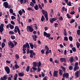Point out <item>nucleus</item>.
I'll return each instance as SVG.
<instances>
[{"label": "nucleus", "mask_w": 80, "mask_h": 80, "mask_svg": "<svg viewBox=\"0 0 80 80\" xmlns=\"http://www.w3.org/2000/svg\"><path fill=\"white\" fill-rule=\"evenodd\" d=\"M27 47V49H28L30 48L29 44L27 42L26 43V44L22 46L23 53H26V52L25 50H26Z\"/></svg>", "instance_id": "obj_1"}, {"label": "nucleus", "mask_w": 80, "mask_h": 80, "mask_svg": "<svg viewBox=\"0 0 80 80\" xmlns=\"http://www.w3.org/2000/svg\"><path fill=\"white\" fill-rule=\"evenodd\" d=\"M75 75L77 77V78L78 77V72L77 71L75 73Z\"/></svg>", "instance_id": "obj_31"}, {"label": "nucleus", "mask_w": 80, "mask_h": 80, "mask_svg": "<svg viewBox=\"0 0 80 80\" xmlns=\"http://www.w3.org/2000/svg\"><path fill=\"white\" fill-rule=\"evenodd\" d=\"M64 40L65 41H68V37L65 36L64 37Z\"/></svg>", "instance_id": "obj_43"}, {"label": "nucleus", "mask_w": 80, "mask_h": 80, "mask_svg": "<svg viewBox=\"0 0 80 80\" xmlns=\"http://www.w3.org/2000/svg\"><path fill=\"white\" fill-rule=\"evenodd\" d=\"M16 69H17V68H20V66H19L17 64H16L14 65Z\"/></svg>", "instance_id": "obj_32"}, {"label": "nucleus", "mask_w": 80, "mask_h": 80, "mask_svg": "<svg viewBox=\"0 0 80 80\" xmlns=\"http://www.w3.org/2000/svg\"><path fill=\"white\" fill-rule=\"evenodd\" d=\"M1 45L2 48H4V47L5 46V44L4 42H2L1 44Z\"/></svg>", "instance_id": "obj_35"}, {"label": "nucleus", "mask_w": 80, "mask_h": 80, "mask_svg": "<svg viewBox=\"0 0 80 80\" xmlns=\"http://www.w3.org/2000/svg\"><path fill=\"white\" fill-rule=\"evenodd\" d=\"M69 76V74H68V73H65V72L64 73L63 75V77H64V78H65V77L66 78H68Z\"/></svg>", "instance_id": "obj_11"}, {"label": "nucleus", "mask_w": 80, "mask_h": 80, "mask_svg": "<svg viewBox=\"0 0 80 80\" xmlns=\"http://www.w3.org/2000/svg\"><path fill=\"white\" fill-rule=\"evenodd\" d=\"M72 51H73L74 52H76V48L75 47H73L72 48Z\"/></svg>", "instance_id": "obj_46"}, {"label": "nucleus", "mask_w": 80, "mask_h": 80, "mask_svg": "<svg viewBox=\"0 0 80 80\" xmlns=\"http://www.w3.org/2000/svg\"><path fill=\"white\" fill-rule=\"evenodd\" d=\"M32 69L34 70L33 72H35L34 71H35V70H37V68L35 67H32Z\"/></svg>", "instance_id": "obj_45"}, {"label": "nucleus", "mask_w": 80, "mask_h": 80, "mask_svg": "<svg viewBox=\"0 0 80 80\" xmlns=\"http://www.w3.org/2000/svg\"><path fill=\"white\" fill-rule=\"evenodd\" d=\"M15 57L16 59H19V58H20V57H19V55H18L17 54L15 55Z\"/></svg>", "instance_id": "obj_29"}, {"label": "nucleus", "mask_w": 80, "mask_h": 80, "mask_svg": "<svg viewBox=\"0 0 80 80\" xmlns=\"http://www.w3.org/2000/svg\"><path fill=\"white\" fill-rule=\"evenodd\" d=\"M37 63L36 62H33V67H37Z\"/></svg>", "instance_id": "obj_33"}, {"label": "nucleus", "mask_w": 80, "mask_h": 80, "mask_svg": "<svg viewBox=\"0 0 80 80\" xmlns=\"http://www.w3.org/2000/svg\"><path fill=\"white\" fill-rule=\"evenodd\" d=\"M18 13L20 15H22V13H23L22 12V11L21 10L19 11L18 12Z\"/></svg>", "instance_id": "obj_38"}, {"label": "nucleus", "mask_w": 80, "mask_h": 80, "mask_svg": "<svg viewBox=\"0 0 80 80\" xmlns=\"http://www.w3.org/2000/svg\"><path fill=\"white\" fill-rule=\"evenodd\" d=\"M78 62H76L74 64V71H76L77 70H78L79 69V66H78Z\"/></svg>", "instance_id": "obj_7"}, {"label": "nucleus", "mask_w": 80, "mask_h": 80, "mask_svg": "<svg viewBox=\"0 0 80 80\" xmlns=\"http://www.w3.org/2000/svg\"><path fill=\"white\" fill-rule=\"evenodd\" d=\"M59 74L61 76L62 75V72H63V71L61 69H59Z\"/></svg>", "instance_id": "obj_23"}, {"label": "nucleus", "mask_w": 80, "mask_h": 80, "mask_svg": "<svg viewBox=\"0 0 80 80\" xmlns=\"http://www.w3.org/2000/svg\"><path fill=\"white\" fill-rule=\"evenodd\" d=\"M29 45L30 46V48L32 49H33V47H34V45H33V43H31V42H29Z\"/></svg>", "instance_id": "obj_18"}, {"label": "nucleus", "mask_w": 80, "mask_h": 80, "mask_svg": "<svg viewBox=\"0 0 80 80\" xmlns=\"http://www.w3.org/2000/svg\"><path fill=\"white\" fill-rule=\"evenodd\" d=\"M30 70V66H28L26 68V71L28 72H29V70Z\"/></svg>", "instance_id": "obj_36"}, {"label": "nucleus", "mask_w": 80, "mask_h": 80, "mask_svg": "<svg viewBox=\"0 0 80 80\" xmlns=\"http://www.w3.org/2000/svg\"><path fill=\"white\" fill-rule=\"evenodd\" d=\"M10 29H13L14 28V26L12 25L11 24H10Z\"/></svg>", "instance_id": "obj_25"}, {"label": "nucleus", "mask_w": 80, "mask_h": 80, "mask_svg": "<svg viewBox=\"0 0 80 80\" xmlns=\"http://www.w3.org/2000/svg\"><path fill=\"white\" fill-rule=\"evenodd\" d=\"M69 60L70 61V63H72L73 62V57H71L69 58Z\"/></svg>", "instance_id": "obj_17"}, {"label": "nucleus", "mask_w": 80, "mask_h": 80, "mask_svg": "<svg viewBox=\"0 0 80 80\" xmlns=\"http://www.w3.org/2000/svg\"><path fill=\"white\" fill-rule=\"evenodd\" d=\"M29 53H30V58H33V56L35 55V53H34L33 51L32 50H31L30 51Z\"/></svg>", "instance_id": "obj_6"}, {"label": "nucleus", "mask_w": 80, "mask_h": 80, "mask_svg": "<svg viewBox=\"0 0 80 80\" xmlns=\"http://www.w3.org/2000/svg\"><path fill=\"white\" fill-rule=\"evenodd\" d=\"M18 32L19 35H21V33H20V31L18 28V26H16L15 27L14 32L15 33H17Z\"/></svg>", "instance_id": "obj_5"}, {"label": "nucleus", "mask_w": 80, "mask_h": 80, "mask_svg": "<svg viewBox=\"0 0 80 80\" xmlns=\"http://www.w3.org/2000/svg\"><path fill=\"white\" fill-rule=\"evenodd\" d=\"M67 17L68 18H71V17H70V16L69 14H68V13H67Z\"/></svg>", "instance_id": "obj_53"}, {"label": "nucleus", "mask_w": 80, "mask_h": 80, "mask_svg": "<svg viewBox=\"0 0 80 80\" xmlns=\"http://www.w3.org/2000/svg\"><path fill=\"white\" fill-rule=\"evenodd\" d=\"M69 40L71 42H72L73 40V38L72 36H69Z\"/></svg>", "instance_id": "obj_30"}, {"label": "nucleus", "mask_w": 80, "mask_h": 80, "mask_svg": "<svg viewBox=\"0 0 80 80\" xmlns=\"http://www.w3.org/2000/svg\"><path fill=\"white\" fill-rule=\"evenodd\" d=\"M67 5L69 6H71V5H72V4H71V2H69L68 3H67Z\"/></svg>", "instance_id": "obj_58"}, {"label": "nucleus", "mask_w": 80, "mask_h": 80, "mask_svg": "<svg viewBox=\"0 0 80 80\" xmlns=\"http://www.w3.org/2000/svg\"><path fill=\"white\" fill-rule=\"evenodd\" d=\"M28 3V0H23V3Z\"/></svg>", "instance_id": "obj_56"}, {"label": "nucleus", "mask_w": 80, "mask_h": 80, "mask_svg": "<svg viewBox=\"0 0 80 80\" xmlns=\"http://www.w3.org/2000/svg\"><path fill=\"white\" fill-rule=\"evenodd\" d=\"M27 31H29L30 32H33V28L30 27V26H27Z\"/></svg>", "instance_id": "obj_9"}, {"label": "nucleus", "mask_w": 80, "mask_h": 80, "mask_svg": "<svg viewBox=\"0 0 80 80\" xmlns=\"http://www.w3.org/2000/svg\"><path fill=\"white\" fill-rule=\"evenodd\" d=\"M32 38L33 40H34V41H36V40H37V35H33Z\"/></svg>", "instance_id": "obj_16"}, {"label": "nucleus", "mask_w": 80, "mask_h": 80, "mask_svg": "<svg viewBox=\"0 0 80 80\" xmlns=\"http://www.w3.org/2000/svg\"><path fill=\"white\" fill-rule=\"evenodd\" d=\"M27 54H28L29 53H30V50L28 49L27 50Z\"/></svg>", "instance_id": "obj_64"}, {"label": "nucleus", "mask_w": 80, "mask_h": 80, "mask_svg": "<svg viewBox=\"0 0 80 80\" xmlns=\"http://www.w3.org/2000/svg\"><path fill=\"white\" fill-rule=\"evenodd\" d=\"M10 35H12V34H14L15 33L14 32L12 31H10L9 32Z\"/></svg>", "instance_id": "obj_40"}, {"label": "nucleus", "mask_w": 80, "mask_h": 80, "mask_svg": "<svg viewBox=\"0 0 80 80\" xmlns=\"http://www.w3.org/2000/svg\"><path fill=\"white\" fill-rule=\"evenodd\" d=\"M34 9H35V10H38V5H36V6H35L34 7Z\"/></svg>", "instance_id": "obj_37"}, {"label": "nucleus", "mask_w": 80, "mask_h": 80, "mask_svg": "<svg viewBox=\"0 0 80 80\" xmlns=\"http://www.w3.org/2000/svg\"><path fill=\"white\" fill-rule=\"evenodd\" d=\"M9 12H10V13H13V9H9Z\"/></svg>", "instance_id": "obj_50"}, {"label": "nucleus", "mask_w": 80, "mask_h": 80, "mask_svg": "<svg viewBox=\"0 0 80 80\" xmlns=\"http://www.w3.org/2000/svg\"><path fill=\"white\" fill-rule=\"evenodd\" d=\"M11 38L12 40H14V39H15V36H11Z\"/></svg>", "instance_id": "obj_42"}, {"label": "nucleus", "mask_w": 80, "mask_h": 80, "mask_svg": "<svg viewBox=\"0 0 80 80\" xmlns=\"http://www.w3.org/2000/svg\"><path fill=\"white\" fill-rule=\"evenodd\" d=\"M57 20V18H52L51 19H50L49 20V21L50 22V23H53V22Z\"/></svg>", "instance_id": "obj_12"}, {"label": "nucleus", "mask_w": 80, "mask_h": 80, "mask_svg": "<svg viewBox=\"0 0 80 80\" xmlns=\"http://www.w3.org/2000/svg\"><path fill=\"white\" fill-rule=\"evenodd\" d=\"M34 27L35 28V29H36V30H37L38 29V27H37V24H34L33 25Z\"/></svg>", "instance_id": "obj_28"}, {"label": "nucleus", "mask_w": 80, "mask_h": 80, "mask_svg": "<svg viewBox=\"0 0 80 80\" xmlns=\"http://www.w3.org/2000/svg\"><path fill=\"white\" fill-rule=\"evenodd\" d=\"M28 10H29V11H30V10H31L32 11H33V9L32 8H28Z\"/></svg>", "instance_id": "obj_55"}, {"label": "nucleus", "mask_w": 80, "mask_h": 80, "mask_svg": "<svg viewBox=\"0 0 80 80\" xmlns=\"http://www.w3.org/2000/svg\"><path fill=\"white\" fill-rule=\"evenodd\" d=\"M30 5L32 7H34V3H33L32 2H30Z\"/></svg>", "instance_id": "obj_34"}, {"label": "nucleus", "mask_w": 80, "mask_h": 80, "mask_svg": "<svg viewBox=\"0 0 80 80\" xmlns=\"http://www.w3.org/2000/svg\"><path fill=\"white\" fill-rule=\"evenodd\" d=\"M65 8L64 7H63L61 9L62 12H63L65 11Z\"/></svg>", "instance_id": "obj_47"}, {"label": "nucleus", "mask_w": 80, "mask_h": 80, "mask_svg": "<svg viewBox=\"0 0 80 80\" xmlns=\"http://www.w3.org/2000/svg\"><path fill=\"white\" fill-rule=\"evenodd\" d=\"M11 24H12V25H15V22L13 21H11Z\"/></svg>", "instance_id": "obj_61"}, {"label": "nucleus", "mask_w": 80, "mask_h": 80, "mask_svg": "<svg viewBox=\"0 0 80 80\" xmlns=\"http://www.w3.org/2000/svg\"><path fill=\"white\" fill-rule=\"evenodd\" d=\"M41 66V62H39L38 64V67H40Z\"/></svg>", "instance_id": "obj_48"}, {"label": "nucleus", "mask_w": 80, "mask_h": 80, "mask_svg": "<svg viewBox=\"0 0 80 80\" xmlns=\"http://www.w3.org/2000/svg\"><path fill=\"white\" fill-rule=\"evenodd\" d=\"M37 71L38 72H40V71H41V70L40 69V68L39 67H38Z\"/></svg>", "instance_id": "obj_52"}, {"label": "nucleus", "mask_w": 80, "mask_h": 80, "mask_svg": "<svg viewBox=\"0 0 80 80\" xmlns=\"http://www.w3.org/2000/svg\"><path fill=\"white\" fill-rule=\"evenodd\" d=\"M45 48L46 50H49V48H48V46H45Z\"/></svg>", "instance_id": "obj_41"}, {"label": "nucleus", "mask_w": 80, "mask_h": 80, "mask_svg": "<svg viewBox=\"0 0 80 80\" xmlns=\"http://www.w3.org/2000/svg\"><path fill=\"white\" fill-rule=\"evenodd\" d=\"M20 18H18L17 20L18 21V22H19V23L20 24Z\"/></svg>", "instance_id": "obj_57"}, {"label": "nucleus", "mask_w": 80, "mask_h": 80, "mask_svg": "<svg viewBox=\"0 0 80 80\" xmlns=\"http://www.w3.org/2000/svg\"><path fill=\"white\" fill-rule=\"evenodd\" d=\"M4 69L6 72L7 74H9V73H10V68H9V67H8L6 66V67H4Z\"/></svg>", "instance_id": "obj_10"}, {"label": "nucleus", "mask_w": 80, "mask_h": 80, "mask_svg": "<svg viewBox=\"0 0 80 80\" xmlns=\"http://www.w3.org/2000/svg\"><path fill=\"white\" fill-rule=\"evenodd\" d=\"M38 7L40 9H41V10H42V6H41V5L40 4H39L38 5Z\"/></svg>", "instance_id": "obj_60"}, {"label": "nucleus", "mask_w": 80, "mask_h": 80, "mask_svg": "<svg viewBox=\"0 0 80 80\" xmlns=\"http://www.w3.org/2000/svg\"><path fill=\"white\" fill-rule=\"evenodd\" d=\"M76 46L78 48H79L80 46V43L78 42H77L76 43Z\"/></svg>", "instance_id": "obj_22"}, {"label": "nucleus", "mask_w": 80, "mask_h": 80, "mask_svg": "<svg viewBox=\"0 0 80 80\" xmlns=\"http://www.w3.org/2000/svg\"><path fill=\"white\" fill-rule=\"evenodd\" d=\"M59 19L60 20H63V17H62L61 16L60 17H59Z\"/></svg>", "instance_id": "obj_59"}, {"label": "nucleus", "mask_w": 80, "mask_h": 80, "mask_svg": "<svg viewBox=\"0 0 80 80\" xmlns=\"http://www.w3.org/2000/svg\"><path fill=\"white\" fill-rule=\"evenodd\" d=\"M69 69L70 70H72L73 69V67L72 66H70L69 67Z\"/></svg>", "instance_id": "obj_49"}, {"label": "nucleus", "mask_w": 80, "mask_h": 80, "mask_svg": "<svg viewBox=\"0 0 80 80\" xmlns=\"http://www.w3.org/2000/svg\"><path fill=\"white\" fill-rule=\"evenodd\" d=\"M63 33H64V35H65V36H67V32L66 29H64V30Z\"/></svg>", "instance_id": "obj_21"}, {"label": "nucleus", "mask_w": 80, "mask_h": 80, "mask_svg": "<svg viewBox=\"0 0 80 80\" xmlns=\"http://www.w3.org/2000/svg\"><path fill=\"white\" fill-rule=\"evenodd\" d=\"M9 76H11V77L8 78V80H12V78H13V75L12 74H11Z\"/></svg>", "instance_id": "obj_24"}, {"label": "nucleus", "mask_w": 80, "mask_h": 80, "mask_svg": "<svg viewBox=\"0 0 80 80\" xmlns=\"http://www.w3.org/2000/svg\"><path fill=\"white\" fill-rule=\"evenodd\" d=\"M13 42L14 43L11 41H9L8 42V45L11 47V48H13L15 47V46H16V45H17V42H16V41H15V40H13Z\"/></svg>", "instance_id": "obj_2"}, {"label": "nucleus", "mask_w": 80, "mask_h": 80, "mask_svg": "<svg viewBox=\"0 0 80 80\" xmlns=\"http://www.w3.org/2000/svg\"><path fill=\"white\" fill-rule=\"evenodd\" d=\"M41 21L42 22H43V21H45V18L43 16V15H42L41 17Z\"/></svg>", "instance_id": "obj_27"}, {"label": "nucleus", "mask_w": 80, "mask_h": 80, "mask_svg": "<svg viewBox=\"0 0 80 80\" xmlns=\"http://www.w3.org/2000/svg\"><path fill=\"white\" fill-rule=\"evenodd\" d=\"M44 36H46L47 38H48V39L49 40H53V38L52 37L51 38L50 36H51V34L50 33H47V32L44 31L43 32Z\"/></svg>", "instance_id": "obj_3"}, {"label": "nucleus", "mask_w": 80, "mask_h": 80, "mask_svg": "<svg viewBox=\"0 0 80 80\" xmlns=\"http://www.w3.org/2000/svg\"><path fill=\"white\" fill-rule=\"evenodd\" d=\"M44 29H45V31H46L48 29V27H45L44 28Z\"/></svg>", "instance_id": "obj_63"}, {"label": "nucleus", "mask_w": 80, "mask_h": 80, "mask_svg": "<svg viewBox=\"0 0 80 80\" xmlns=\"http://www.w3.org/2000/svg\"><path fill=\"white\" fill-rule=\"evenodd\" d=\"M3 27H4V24L3 23H1L0 25V32L2 34L3 33L2 32H3L4 30Z\"/></svg>", "instance_id": "obj_8"}, {"label": "nucleus", "mask_w": 80, "mask_h": 80, "mask_svg": "<svg viewBox=\"0 0 80 80\" xmlns=\"http://www.w3.org/2000/svg\"><path fill=\"white\" fill-rule=\"evenodd\" d=\"M8 77V76L7 75H5L3 76V78H4V79L5 80H7V77Z\"/></svg>", "instance_id": "obj_44"}, {"label": "nucleus", "mask_w": 80, "mask_h": 80, "mask_svg": "<svg viewBox=\"0 0 80 80\" xmlns=\"http://www.w3.org/2000/svg\"><path fill=\"white\" fill-rule=\"evenodd\" d=\"M58 71H56L54 72L53 76L55 77H58Z\"/></svg>", "instance_id": "obj_13"}, {"label": "nucleus", "mask_w": 80, "mask_h": 80, "mask_svg": "<svg viewBox=\"0 0 80 80\" xmlns=\"http://www.w3.org/2000/svg\"><path fill=\"white\" fill-rule=\"evenodd\" d=\"M49 53V52L48 51V50L46 52L45 54L46 55H48V54Z\"/></svg>", "instance_id": "obj_62"}, {"label": "nucleus", "mask_w": 80, "mask_h": 80, "mask_svg": "<svg viewBox=\"0 0 80 80\" xmlns=\"http://www.w3.org/2000/svg\"><path fill=\"white\" fill-rule=\"evenodd\" d=\"M61 67L62 70H63V71L64 72H65V70H66V69L62 66H61Z\"/></svg>", "instance_id": "obj_26"}, {"label": "nucleus", "mask_w": 80, "mask_h": 80, "mask_svg": "<svg viewBox=\"0 0 80 80\" xmlns=\"http://www.w3.org/2000/svg\"><path fill=\"white\" fill-rule=\"evenodd\" d=\"M17 77H18V74L17 73L15 74V75L14 76V80H17Z\"/></svg>", "instance_id": "obj_20"}, {"label": "nucleus", "mask_w": 80, "mask_h": 80, "mask_svg": "<svg viewBox=\"0 0 80 80\" xmlns=\"http://www.w3.org/2000/svg\"><path fill=\"white\" fill-rule=\"evenodd\" d=\"M61 62H66V59L65 58H61L60 59Z\"/></svg>", "instance_id": "obj_15"}, {"label": "nucleus", "mask_w": 80, "mask_h": 80, "mask_svg": "<svg viewBox=\"0 0 80 80\" xmlns=\"http://www.w3.org/2000/svg\"><path fill=\"white\" fill-rule=\"evenodd\" d=\"M75 19H72L70 21V23H73V22H75Z\"/></svg>", "instance_id": "obj_54"}, {"label": "nucleus", "mask_w": 80, "mask_h": 80, "mask_svg": "<svg viewBox=\"0 0 80 80\" xmlns=\"http://www.w3.org/2000/svg\"><path fill=\"white\" fill-rule=\"evenodd\" d=\"M42 12L43 14V15H45V17L46 18L47 21L48 20V12L47 11L44 10L42 9Z\"/></svg>", "instance_id": "obj_4"}, {"label": "nucleus", "mask_w": 80, "mask_h": 80, "mask_svg": "<svg viewBox=\"0 0 80 80\" xmlns=\"http://www.w3.org/2000/svg\"><path fill=\"white\" fill-rule=\"evenodd\" d=\"M18 75L19 77H23L24 76V73L23 72H19L18 73Z\"/></svg>", "instance_id": "obj_19"}, {"label": "nucleus", "mask_w": 80, "mask_h": 80, "mask_svg": "<svg viewBox=\"0 0 80 80\" xmlns=\"http://www.w3.org/2000/svg\"><path fill=\"white\" fill-rule=\"evenodd\" d=\"M77 34L78 35H80V30L78 29L77 31Z\"/></svg>", "instance_id": "obj_39"}, {"label": "nucleus", "mask_w": 80, "mask_h": 80, "mask_svg": "<svg viewBox=\"0 0 80 80\" xmlns=\"http://www.w3.org/2000/svg\"><path fill=\"white\" fill-rule=\"evenodd\" d=\"M8 2H3V6L5 8H7L8 7Z\"/></svg>", "instance_id": "obj_14"}, {"label": "nucleus", "mask_w": 80, "mask_h": 80, "mask_svg": "<svg viewBox=\"0 0 80 80\" xmlns=\"http://www.w3.org/2000/svg\"><path fill=\"white\" fill-rule=\"evenodd\" d=\"M16 19V17H15L13 16H11V19L12 20H13L14 19Z\"/></svg>", "instance_id": "obj_51"}]
</instances>
